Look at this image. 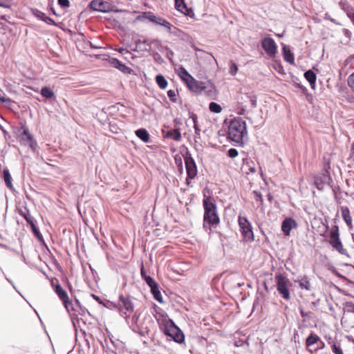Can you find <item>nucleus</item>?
<instances>
[{
  "mask_svg": "<svg viewBox=\"0 0 354 354\" xmlns=\"http://www.w3.org/2000/svg\"><path fill=\"white\" fill-rule=\"evenodd\" d=\"M191 118L193 121V123H194V126L195 125V124H197V116L194 114H193L192 116H191Z\"/></svg>",
  "mask_w": 354,
  "mask_h": 354,
  "instance_id": "0e129e2a",
  "label": "nucleus"
},
{
  "mask_svg": "<svg viewBox=\"0 0 354 354\" xmlns=\"http://www.w3.org/2000/svg\"><path fill=\"white\" fill-rule=\"evenodd\" d=\"M179 76L185 83H187L194 78L184 67L179 68Z\"/></svg>",
  "mask_w": 354,
  "mask_h": 354,
  "instance_id": "7c9ffc66",
  "label": "nucleus"
},
{
  "mask_svg": "<svg viewBox=\"0 0 354 354\" xmlns=\"http://www.w3.org/2000/svg\"><path fill=\"white\" fill-rule=\"evenodd\" d=\"M167 95L169 97L170 100L172 101L173 102H177V99L176 97V91H174V90H169L167 91Z\"/></svg>",
  "mask_w": 354,
  "mask_h": 354,
  "instance_id": "49530a36",
  "label": "nucleus"
},
{
  "mask_svg": "<svg viewBox=\"0 0 354 354\" xmlns=\"http://www.w3.org/2000/svg\"><path fill=\"white\" fill-rule=\"evenodd\" d=\"M261 46L270 57H274L277 53V45L271 37H265L261 41Z\"/></svg>",
  "mask_w": 354,
  "mask_h": 354,
  "instance_id": "2eb2a0df",
  "label": "nucleus"
},
{
  "mask_svg": "<svg viewBox=\"0 0 354 354\" xmlns=\"http://www.w3.org/2000/svg\"><path fill=\"white\" fill-rule=\"evenodd\" d=\"M116 50L120 53L123 58L129 62H130L131 59H133V47L131 44H127L126 47H119Z\"/></svg>",
  "mask_w": 354,
  "mask_h": 354,
  "instance_id": "6ab92c4d",
  "label": "nucleus"
},
{
  "mask_svg": "<svg viewBox=\"0 0 354 354\" xmlns=\"http://www.w3.org/2000/svg\"><path fill=\"white\" fill-rule=\"evenodd\" d=\"M209 109L211 112L215 113H219L222 111V107L221 105L214 102L209 103Z\"/></svg>",
  "mask_w": 354,
  "mask_h": 354,
  "instance_id": "e433bc0d",
  "label": "nucleus"
},
{
  "mask_svg": "<svg viewBox=\"0 0 354 354\" xmlns=\"http://www.w3.org/2000/svg\"><path fill=\"white\" fill-rule=\"evenodd\" d=\"M19 214L30 225L32 232L37 240L41 243H44V237L37 227L35 219L30 215L29 209L25 207L24 209L19 210Z\"/></svg>",
  "mask_w": 354,
  "mask_h": 354,
  "instance_id": "0eeeda50",
  "label": "nucleus"
},
{
  "mask_svg": "<svg viewBox=\"0 0 354 354\" xmlns=\"http://www.w3.org/2000/svg\"><path fill=\"white\" fill-rule=\"evenodd\" d=\"M67 286H68L69 291L71 292V293H72L73 291V286H72L71 283L68 281Z\"/></svg>",
  "mask_w": 354,
  "mask_h": 354,
  "instance_id": "69168bd1",
  "label": "nucleus"
},
{
  "mask_svg": "<svg viewBox=\"0 0 354 354\" xmlns=\"http://www.w3.org/2000/svg\"><path fill=\"white\" fill-rule=\"evenodd\" d=\"M44 21L48 25L55 26H57V24L55 23V21L52 18H50L48 16L45 17V19Z\"/></svg>",
  "mask_w": 354,
  "mask_h": 354,
  "instance_id": "864d4df0",
  "label": "nucleus"
},
{
  "mask_svg": "<svg viewBox=\"0 0 354 354\" xmlns=\"http://www.w3.org/2000/svg\"><path fill=\"white\" fill-rule=\"evenodd\" d=\"M134 44L136 45L134 51H136L140 55H143L151 48L150 41L143 37L134 39Z\"/></svg>",
  "mask_w": 354,
  "mask_h": 354,
  "instance_id": "4468645a",
  "label": "nucleus"
},
{
  "mask_svg": "<svg viewBox=\"0 0 354 354\" xmlns=\"http://www.w3.org/2000/svg\"><path fill=\"white\" fill-rule=\"evenodd\" d=\"M40 94L46 99H52L55 97L53 89L49 86H43L41 88Z\"/></svg>",
  "mask_w": 354,
  "mask_h": 354,
  "instance_id": "c756f323",
  "label": "nucleus"
},
{
  "mask_svg": "<svg viewBox=\"0 0 354 354\" xmlns=\"http://www.w3.org/2000/svg\"><path fill=\"white\" fill-rule=\"evenodd\" d=\"M88 8L99 12H109L112 11V5L103 0H92L88 5Z\"/></svg>",
  "mask_w": 354,
  "mask_h": 354,
  "instance_id": "9b49d317",
  "label": "nucleus"
},
{
  "mask_svg": "<svg viewBox=\"0 0 354 354\" xmlns=\"http://www.w3.org/2000/svg\"><path fill=\"white\" fill-rule=\"evenodd\" d=\"M347 82L351 89L354 92V73L348 76Z\"/></svg>",
  "mask_w": 354,
  "mask_h": 354,
  "instance_id": "a18cd8bd",
  "label": "nucleus"
},
{
  "mask_svg": "<svg viewBox=\"0 0 354 354\" xmlns=\"http://www.w3.org/2000/svg\"><path fill=\"white\" fill-rule=\"evenodd\" d=\"M317 344V347L315 349V352H317L319 350H322L325 347V343L323 341H322L321 339H319V342H318Z\"/></svg>",
  "mask_w": 354,
  "mask_h": 354,
  "instance_id": "4d7b16f0",
  "label": "nucleus"
},
{
  "mask_svg": "<svg viewBox=\"0 0 354 354\" xmlns=\"http://www.w3.org/2000/svg\"><path fill=\"white\" fill-rule=\"evenodd\" d=\"M145 281L147 283V284L150 287V288L156 287L158 285V283L154 281V279L150 276H145Z\"/></svg>",
  "mask_w": 354,
  "mask_h": 354,
  "instance_id": "79ce46f5",
  "label": "nucleus"
},
{
  "mask_svg": "<svg viewBox=\"0 0 354 354\" xmlns=\"http://www.w3.org/2000/svg\"><path fill=\"white\" fill-rule=\"evenodd\" d=\"M227 155L232 158H236L238 156V151L236 149L231 148L228 150Z\"/></svg>",
  "mask_w": 354,
  "mask_h": 354,
  "instance_id": "09e8293b",
  "label": "nucleus"
},
{
  "mask_svg": "<svg viewBox=\"0 0 354 354\" xmlns=\"http://www.w3.org/2000/svg\"><path fill=\"white\" fill-rule=\"evenodd\" d=\"M297 86L301 88L304 92L306 91V88L301 84H297Z\"/></svg>",
  "mask_w": 354,
  "mask_h": 354,
  "instance_id": "774afa93",
  "label": "nucleus"
},
{
  "mask_svg": "<svg viewBox=\"0 0 354 354\" xmlns=\"http://www.w3.org/2000/svg\"><path fill=\"white\" fill-rule=\"evenodd\" d=\"M136 136L142 142L147 143L149 142L150 137L148 131L145 129H139L135 131Z\"/></svg>",
  "mask_w": 354,
  "mask_h": 354,
  "instance_id": "b1692460",
  "label": "nucleus"
},
{
  "mask_svg": "<svg viewBox=\"0 0 354 354\" xmlns=\"http://www.w3.org/2000/svg\"><path fill=\"white\" fill-rule=\"evenodd\" d=\"M184 159L188 178L194 179L198 173L196 162L190 153H187Z\"/></svg>",
  "mask_w": 354,
  "mask_h": 354,
  "instance_id": "f8f14e48",
  "label": "nucleus"
},
{
  "mask_svg": "<svg viewBox=\"0 0 354 354\" xmlns=\"http://www.w3.org/2000/svg\"><path fill=\"white\" fill-rule=\"evenodd\" d=\"M2 178H3L6 186L9 189H12L13 188V185L12 183L11 175L10 174L8 169H7V168L3 169V170L2 171Z\"/></svg>",
  "mask_w": 354,
  "mask_h": 354,
  "instance_id": "c85d7f7f",
  "label": "nucleus"
},
{
  "mask_svg": "<svg viewBox=\"0 0 354 354\" xmlns=\"http://www.w3.org/2000/svg\"><path fill=\"white\" fill-rule=\"evenodd\" d=\"M194 127V130H195L196 134L199 136H200L201 129L198 128L197 124H195Z\"/></svg>",
  "mask_w": 354,
  "mask_h": 354,
  "instance_id": "680f3d73",
  "label": "nucleus"
},
{
  "mask_svg": "<svg viewBox=\"0 0 354 354\" xmlns=\"http://www.w3.org/2000/svg\"><path fill=\"white\" fill-rule=\"evenodd\" d=\"M329 243L332 248L337 251L339 254L348 256V252L344 248L343 245L339 239V229L337 225H334L330 232Z\"/></svg>",
  "mask_w": 354,
  "mask_h": 354,
  "instance_id": "6e6552de",
  "label": "nucleus"
},
{
  "mask_svg": "<svg viewBox=\"0 0 354 354\" xmlns=\"http://www.w3.org/2000/svg\"><path fill=\"white\" fill-rule=\"evenodd\" d=\"M299 287L301 289L309 290L310 289V283L306 277H302L299 281Z\"/></svg>",
  "mask_w": 354,
  "mask_h": 354,
  "instance_id": "c9c22d12",
  "label": "nucleus"
},
{
  "mask_svg": "<svg viewBox=\"0 0 354 354\" xmlns=\"http://www.w3.org/2000/svg\"><path fill=\"white\" fill-rule=\"evenodd\" d=\"M319 339L320 337L317 335H316L313 332H311L306 339V346L309 348L313 346L314 344H317L318 342H319Z\"/></svg>",
  "mask_w": 354,
  "mask_h": 354,
  "instance_id": "cd10ccee",
  "label": "nucleus"
},
{
  "mask_svg": "<svg viewBox=\"0 0 354 354\" xmlns=\"http://www.w3.org/2000/svg\"><path fill=\"white\" fill-rule=\"evenodd\" d=\"M0 129L2 131L3 136L6 140H10L11 136L8 133V132L4 129L3 126L0 124Z\"/></svg>",
  "mask_w": 354,
  "mask_h": 354,
  "instance_id": "5fc2aeb1",
  "label": "nucleus"
},
{
  "mask_svg": "<svg viewBox=\"0 0 354 354\" xmlns=\"http://www.w3.org/2000/svg\"><path fill=\"white\" fill-rule=\"evenodd\" d=\"M277 290L286 300L290 299L289 287L291 286L290 280L283 274L277 273L274 277Z\"/></svg>",
  "mask_w": 354,
  "mask_h": 354,
  "instance_id": "423d86ee",
  "label": "nucleus"
},
{
  "mask_svg": "<svg viewBox=\"0 0 354 354\" xmlns=\"http://www.w3.org/2000/svg\"><path fill=\"white\" fill-rule=\"evenodd\" d=\"M185 84L187 85V87L192 92L198 93L203 89V87L201 86L199 82L196 81L194 78H193V80H189Z\"/></svg>",
  "mask_w": 354,
  "mask_h": 354,
  "instance_id": "5701e85b",
  "label": "nucleus"
},
{
  "mask_svg": "<svg viewBox=\"0 0 354 354\" xmlns=\"http://www.w3.org/2000/svg\"><path fill=\"white\" fill-rule=\"evenodd\" d=\"M339 6L346 12L348 18L353 15L354 8L346 1H341L339 3Z\"/></svg>",
  "mask_w": 354,
  "mask_h": 354,
  "instance_id": "bb28decb",
  "label": "nucleus"
},
{
  "mask_svg": "<svg viewBox=\"0 0 354 354\" xmlns=\"http://www.w3.org/2000/svg\"><path fill=\"white\" fill-rule=\"evenodd\" d=\"M165 334L172 337V339L178 343H180L184 340V335L174 324L172 320H170L169 322L165 326Z\"/></svg>",
  "mask_w": 354,
  "mask_h": 354,
  "instance_id": "9d476101",
  "label": "nucleus"
},
{
  "mask_svg": "<svg viewBox=\"0 0 354 354\" xmlns=\"http://www.w3.org/2000/svg\"><path fill=\"white\" fill-rule=\"evenodd\" d=\"M282 53L284 59L290 64H295L294 54L291 52L288 46L283 45Z\"/></svg>",
  "mask_w": 354,
  "mask_h": 354,
  "instance_id": "412c9836",
  "label": "nucleus"
},
{
  "mask_svg": "<svg viewBox=\"0 0 354 354\" xmlns=\"http://www.w3.org/2000/svg\"><path fill=\"white\" fill-rule=\"evenodd\" d=\"M341 213L342 218L347 225L350 227L352 226V218L350 214L349 209L347 207H341Z\"/></svg>",
  "mask_w": 354,
  "mask_h": 354,
  "instance_id": "393cba45",
  "label": "nucleus"
},
{
  "mask_svg": "<svg viewBox=\"0 0 354 354\" xmlns=\"http://www.w3.org/2000/svg\"><path fill=\"white\" fill-rule=\"evenodd\" d=\"M228 137L240 146H243L248 138L246 122L240 118L232 120L228 127Z\"/></svg>",
  "mask_w": 354,
  "mask_h": 354,
  "instance_id": "7ed1b4c3",
  "label": "nucleus"
},
{
  "mask_svg": "<svg viewBox=\"0 0 354 354\" xmlns=\"http://www.w3.org/2000/svg\"><path fill=\"white\" fill-rule=\"evenodd\" d=\"M248 98L250 100L251 103V106L252 108H255L257 106V97L255 95H248Z\"/></svg>",
  "mask_w": 354,
  "mask_h": 354,
  "instance_id": "8fccbe9b",
  "label": "nucleus"
},
{
  "mask_svg": "<svg viewBox=\"0 0 354 354\" xmlns=\"http://www.w3.org/2000/svg\"><path fill=\"white\" fill-rule=\"evenodd\" d=\"M156 82L157 84L158 85V86L162 89L165 88L168 84L167 81L165 78V77L160 74L156 75Z\"/></svg>",
  "mask_w": 354,
  "mask_h": 354,
  "instance_id": "f704fd0d",
  "label": "nucleus"
},
{
  "mask_svg": "<svg viewBox=\"0 0 354 354\" xmlns=\"http://www.w3.org/2000/svg\"><path fill=\"white\" fill-rule=\"evenodd\" d=\"M300 315L301 317L303 318V322H306L308 319L311 318V313L306 312L302 308H299Z\"/></svg>",
  "mask_w": 354,
  "mask_h": 354,
  "instance_id": "a19ab883",
  "label": "nucleus"
},
{
  "mask_svg": "<svg viewBox=\"0 0 354 354\" xmlns=\"http://www.w3.org/2000/svg\"><path fill=\"white\" fill-rule=\"evenodd\" d=\"M304 77L309 82L311 88L315 89L316 86L317 76L312 70H308L304 73Z\"/></svg>",
  "mask_w": 354,
  "mask_h": 354,
  "instance_id": "4be33fe9",
  "label": "nucleus"
},
{
  "mask_svg": "<svg viewBox=\"0 0 354 354\" xmlns=\"http://www.w3.org/2000/svg\"><path fill=\"white\" fill-rule=\"evenodd\" d=\"M254 193L255 194V195L257 196L256 201L262 203L263 202L262 195L260 193H258L257 192H254Z\"/></svg>",
  "mask_w": 354,
  "mask_h": 354,
  "instance_id": "bf43d9fd",
  "label": "nucleus"
},
{
  "mask_svg": "<svg viewBox=\"0 0 354 354\" xmlns=\"http://www.w3.org/2000/svg\"><path fill=\"white\" fill-rule=\"evenodd\" d=\"M57 3L62 8H68L70 6L69 0H57Z\"/></svg>",
  "mask_w": 354,
  "mask_h": 354,
  "instance_id": "de8ad7c7",
  "label": "nucleus"
},
{
  "mask_svg": "<svg viewBox=\"0 0 354 354\" xmlns=\"http://www.w3.org/2000/svg\"><path fill=\"white\" fill-rule=\"evenodd\" d=\"M50 12H51L52 14L55 15V16H59L58 14H57V12L55 11V10L54 9V8L50 7Z\"/></svg>",
  "mask_w": 354,
  "mask_h": 354,
  "instance_id": "338daca9",
  "label": "nucleus"
},
{
  "mask_svg": "<svg viewBox=\"0 0 354 354\" xmlns=\"http://www.w3.org/2000/svg\"><path fill=\"white\" fill-rule=\"evenodd\" d=\"M151 292L153 295V298L156 300H157L159 303L163 302L162 297L158 288V285H157L156 287L151 288Z\"/></svg>",
  "mask_w": 354,
  "mask_h": 354,
  "instance_id": "72a5a7b5",
  "label": "nucleus"
},
{
  "mask_svg": "<svg viewBox=\"0 0 354 354\" xmlns=\"http://www.w3.org/2000/svg\"><path fill=\"white\" fill-rule=\"evenodd\" d=\"M166 138H171L175 141H179L181 139V133L179 129H174V131H168L166 133Z\"/></svg>",
  "mask_w": 354,
  "mask_h": 354,
  "instance_id": "473e14b6",
  "label": "nucleus"
},
{
  "mask_svg": "<svg viewBox=\"0 0 354 354\" xmlns=\"http://www.w3.org/2000/svg\"><path fill=\"white\" fill-rule=\"evenodd\" d=\"M330 169V164L327 163L324 166L323 172L315 177L314 184L318 189H323L325 185L330 186L332 179L328 171Z\"/></svg>",
  "mask_w": 354,
  "mask_h": 354,
  "instance_id": "1a4fd4ad",
  "label": "nucleus"
},
{
  "mask_svg": "<svg viewBox=\"0 0 354 354\" xmlns=\"http://www.w3.org/2000/svg\"><path fill=\"white\" fill-rule=\"evenodd\" d=\"M237 71H238V66L236 65V63L231 61L230 64V73L232 75H236Z\"/></svg>",
  "mask_w": 354,
  "mask_h": 354,
  "instance_id": "37998d69",
  "label": "nucleus"
},
{
  "mask_svg": "<svg viewBox=\"0 0 354 354\" xmlns=\"http://www.w3.org/2000/svg\"><path fill=\"white\" fill-rule=\"evenodd\" d=\"M53 287V290L56 293V295L58 296L59 299L62 301L64 308L68 311V313H70L69 310V304H70V299L68 296V294L65 290L63 289L62 286L59 283H57V285H54L53 283H52Z\"/></svg>",
  "mask_w": 354,
  "mask_h": 354,
  "instance_id": "ddd939ff",
  "label": "nucleus"
},
{
  "mask_svg": "<svg viewBox=\"0 0 354 354\" xmlns=\"http://www.w3.org/2000/svg\"><path fill=\"white\" fill-rule=\"evenodd\" d=\"M344 35L347 37H351V33L349 30H348L347 29H344Z\"/></svg>",
  "mask_w": 354,
  "mask_h": 354,
  "instance_id": "e2e57ef3",
  "label": "nucleus"
},
{
  "mask_svg": "<svg viewBox=\"0 0 354 354\" xmlns=\"http://www.w3.org/2000/svg\"><path fill=\"white\" fill-rule=\"evenodd\" d=\"M324 18L326 19L330 20L331 22H333L334 24H338V23L336 21V20L335 19H333L332 17H330L328 14H326Z\"/></svg>",
  "mask_w": 354,
  "mask_h": 354,
  "instance_id": "052dcab7",
  "label": "nucleus"
},
{
  "mask_svg": "<svg viewBox=\"0 0 354 354\" xmlns=\"http://www.w3.org/2000/svg\"><path fill=\"white\" fill-rule=\"evenodd\" d=\"M111 64L113 67L118 69L125 74H130L132 71V69L125 64H124L122 62L116 58H112L111 59Z\"/></svg>",
  "mask_w": 354,
  "mask_h": 354,
  "instance_id": "a211bd4d",
  "label": "nucleus"
},
{
  "mask_svg": "<svg viewBox=\"0 0 354 354\" xmlns=\"http://www.w3.org/2000/svg\"><path fill=\"white\" fill-rule=\"evenodd\" d=\"M16 134L19 138V142L21 145L28 146L32 151H35L37 147V142L34 138L33 135L30 132L26 123L21 124V127L17 129Z\"/></svg>",
  "mask_w": 354,
  "mask_h": 354,
  "instance_id": "20e7f679",
  "label": "nucleus"
},
{
  "mask_svg": "<svg viewBox=\"0 0 354 354\" xmlns=\"http://www.w3.org/2000/svg\"><path fill=\"white\" fill-rule=\"evenodd\" d=\"M69 310L70 313L72 312L73 315L76 316L78 315H83L87 311V310L82 306L80 301L76 297H75L73 301L70 300Z\"/></svg>",
  "mask_w": 354,
  "mask_h": 354,
  "instance_id": "dca6fc26",
  "label": "nucleus"
},
{
  "mask_svg": "<svg viewBox=\"0 0 354 354\" xmlns=\"http://www.w3.org/2000/svg\"><path fill=\"white\" fill-rule=\"evenodd\" d=\"M204 209L203 227L209 234L212 233V228L216 227L220 223V218L217 212V206L211 196L204 194L203 199Z\"/></svg>",
  "mask_w": 354,
  "mask_h": 354,
  "instance_id": "f257e3e1",
  "label": "nucleus"
},
{
  "mask_svg": "<svg viewBox=\"0 0 354 354\" xmlns=\"http://www.w3.org/2000/svg\"><path fill=\"white\" fill-rule=\"evenodd\" d=\"M171 35L184 39L187 37V34L180 30L179 28L172 26L171 29L168 31Z\"/></svg>",
  "mask_w": 354,
  "mask_h": 354,
  "instance_id": "2f4dec72",
  "label": "nucleus"
},
{
  "mask_svg": "<svg viewBox=\"0 0 354 354\" xmlns=\"http://www.w3.org/2000/svg\"><path fill=\"white\" fill-rule=\"evenodd\" d=\"M145 16L149 21L159 26L162 24V22H164L165 19L155 15L153 12H151L145 13Z\"/></svg>",
  "mask_w": 354,
  "mask_h": 354,
  "instance_id": "a878e982",
  "label": "nucleus"
},
{
  "mask_svg": "<svg viewBox=\"0 0 354 354\" xmlns=\"http://www.w3.org/2000/svg\"><path fill=\"white\" fill-rule=\"evenodd\" d=\"M91 296L93 297V298L97 301L99 304H103L104 299H102L99 296H97L95 295H93L92 294Z\"/></svg>",
  "mask_w": 354,
  "mask_h": 354,
  "instance_id": "13d9d810",
  "label": "nucleus"
},
{
  "mask_svg": "<svg viewBox=\"0 0 354 354\" xmlns=\"http://www.w3.org/2000/svg\"><path fill=\"white\" fill-rule=\"evenodd\" d=\"M160 26L165 27L169 31L173 25L167 20L164 19V22H162V24Z\"/></svg>",
  "mask_w": 354,
  "mask_h": 354,
  "instance_id": "6e6d98bb",
  "label": "nucleus"
},
{
  "mask_svg": "<svg viewBox=\"0 0 354 354\" xmlns=\"http://www.w3.org/2000/svg\"><path fill=\"white\" fill-rule=\"evenodd\" d=\"M331 349L335 354H344L340 344L336 342H333Z\"/></svg>",
  "mask_w": 354,
  "mask_h": 354,
  "instance_id": "ea45409f",
  "label": "nucleus"
},
{
  "mask_svg": "<svg viewBox=\"0 0 354 354\" xmlns=\"http://www.w3.org/2000/svg\"><path fill=\"white\" fill-rule=\"evenodd\" d=\"M32 13L35 17L43 21H44L45 17L46 16L44 12L39 10L38 9H32Z\"/></svg>",
  "mask_w": 354,
  "mask_h": 354,
  "instance_id": "58836bf2",
  "label": "nucleus"
},
{
  "mask_svg": "<svg viewBox=\"0 0 354 354\" xmlns=\"http://www.w3.org/2000/svg\"><path fill=\"white\" fill-rule=\"evenodd\" d=\"M153 58L154 61L159 64L164 63L163 58L158 53H153Z\"/></svg>",
  "mask_w": 354,
  "mask_h": 354,
  "instance_id": "c03bdc74",
  "label": "nucleus"
},
{
  "mask_svg": "<svg viewBox=\"0 0 354 354\" xmlns=\"http://www.w3.org/2000/svg\"><path fill=\"white\" fill-rule=\"evenodd\" d=\"M238 223L243 237V241L247 243L252 242L254 240V234L252 224L247 217L239 215L238 217Z\"/></svg>",
  "mask_w": 354,
  "mask_h": 354,
  "instance_id": "39448f33",
  "label": "nucleus"
},
{
  "mask_svg": "<svg viewBox=\"0 0 354 354\" xmlns=\"http://www.w3.org/2000/svg\"><path fill=\"white\" fill-rule=\"evenodd\" d=\"M159 50L162 52V53H164L165 54V56L166 57L170 60L171 62L172 61V57L174 56V52L170 50L169 48H167V46L166 47H163V46H161Z\"/></svg>",
  "mask_w": 354,
  "mask_h": 354,
  "instance_id": "4c0bfd02",
  "label": "nucleus"
},
{
  "mask_svg": "<svg viewBox=\"0 0 354 354\" xmlns=\"http://www.w3.org/2000/svg\"><path fill=\"white\" fill-rule=\"evenodd\" d=\"M10 0H0V7L10 8Z\"/></svg>",
  "mask_w": 354,
  "mask_h": 354,
  "instance_id": "603ef678",
  "label": "nucleus"
},
{
  "mask_svg": "<svg viewBox=\"0 0 354 354\" xmlns=\"http://www.w3.org/2000/svg\"><path fill=\"white\" fill-rule=\"evenodd\" d=\"M176 9L181 13L189 16L192 10L189 8L185 1V0H174Z\"/></svg>",
  "mask_w": 354,
  "mask_h": 354,
  "instance_id": "aec40b11",
  "label": "nucleus"
},
{
  "mask_svg": "<svg viewBox=\"0 0 354 354\" xmlns=\"http://www.w3.org/2000/svg\"><path fill=\"white\" fill-rule=\"evenodd\" d=\"M297 227V222L292 218H285L281 223V230L286 236L290 235L291 230Z\"/></svg>",
  "mask_w": 354,
  "mask_h": 354,
  "instance_id": "f3484780",
  "label": "nucleus"
},
{
  "mask_svg": "<svg viewBox=\"0 0 354 354\" xmlns=\"http://www.w3.org/2000/svg\"><path fill=\"white\" fill-rule=\"evenodd\" d=\"M345 309L347 313H354V304L351 302H347L346 304Z\"/></svg>",
  "mask_w": 354,
  "mask_h": 354,
  "instance_id": "3c124183",
  "label": "nucleus"
},
{
  "mask_svg": "<svg viewBox=\"0 0 354 354\" xmlns=\"http://www.w3.org/2000/svg\"><path fill=\"white\" fill-rule=\"evenodd\" d=\"M102 305L109 309H116L131 328L133 326V316H131L133 302L129 295L120 294L118 304L104 299Z\"/></svg>",
  "mask_w": 354,
  "mask_h": 354,
  "instance_id": "f03ea898",
  "label": "nucleus"
}]
</instances>
